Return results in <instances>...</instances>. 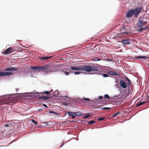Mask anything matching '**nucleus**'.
Returning <instances> with one entry per match:
<instances>
[{"mask_svg":"<svg viewBox=\"0 0 149 149\" xmlns=\"http://www.w3.org/2000/svg\"><path fill=\"white\" fill-rule=\"evenodd\" d=\"M49 65H46L40 67V71H44L45 72H53L56 71L55 69H50Z\"/></svg>","mask_w":149,"mask_h":149,"instance_id":"7ed1b4c3","label":"nucleus"},{"mask_svg":"<svg viewBox=\"0 0 149 149\" xmlns=\"http://www.w3.org/2000/svg\"><path fill=\"white\" fill-rule=\"evenodd\" d=\"M125 79L127 81V85H128L129 87L132 84L131 82V81L127 77H125Z\"/></svg>","mask_w":149,"mask_h":149,"instance_id":"4468645a","label":"nucleus"},{"mask_svg":"<svg viewBox=\"0 0 149 149\" xmlns=\"http://www.w3.org/2000/svg\"><path fill=\"white\" fill-rule=\"evenodd\" d=\"M148 97H149V95H148Z\"/></svg>","mask_w":149,"mask_h":149,"instance_id":"79ce46f5","label":"nucleus"},{"mask_svg":"<svg viewBox=\"0 0 149 149\" xmlns=\"http://www.w3.org/2000/svg\"><path fill=\"white\" fill-rule=\"evenodd\" d=\"M134 15L133 9L130 10L128 11L126 14V17L127 18H130Z\"/></svg>","mask_w":149,"mask_h":149,"instance_id":"0eeeda50","label":"nucleus"},{"mask_svg":"<svg viewBox=\"0 0 149 149\" xmlns=\"http://www.w3.org/2000/svg\"><path fill=\"white\" fill-rule=\"evenodd\" d=\"M13 74V72H0V77H3L6 76H10Z\"/></svg>","mask_w":149,"mask_h":149,"instance_id":"423d86ee","label":"nucleus"},{"mask_svg":"<svg viewBox=\"0 0 149 149\" xmlns=\"http://www.w3.org/2000/svg\"><path fill=\"white\" fill-rule=\"evenodd\" d=\"M104 97L105 98L110 99L109 96L108 94H105L104 95Z\"/></svg>","mask_w":149,"mask_h":149,"instance_id":"bb28decb","label":"nucleus"},{"mask_svg":"<svg viewBox=\"0 0 149 149\" xmlns=\"http://www.w3.org/2000/svg\"><path fill=\"white\" fill-rule=\"evenodd\" d=\"M120 33L122 34L128 33L127 29L125 28V27L121 29L120 30Z\"/></svg>","mask_w":149,"mask_h":149,"instance_id":"1a4fd4ad","label":"nucleus"},{"mask_svg":"<svg viewBox=\"0 0 149 149\" xmlns=\"http://www.w3.org/2000/svg\"><path fill=\"white\" fill-rule=\"evenodd\" d=\"M13 101H9V102H6V104H9L10 105H11V104L12 103H14V102H13Z\"/></svg>","mask_w":149,"mask_h":149,"instance_id":"a878e982","label":"nucleus"},{"mask_svg":"<svg viewBox=\"0 0 149 149\" xmlns=\"http://www.w3.org/2000/svg\"><path fill=\"white\" fill-rule=\"evenodd\" d=\"M52 57L51 56H49V57H47V56H45V57H41L40 58V59L41 61L44 60H46Z\"/></svg>","mask_w":149,"mask_h":149,"instance_id":"f3484780","label":"nucleus"},{"mask_svg":"<svg viewBox=\"0 0 149 149\" xmlns=\"http://www.w3.org/2000/svg\"><path fill=\"white\" fill-rule=\"evenodd\" d=\"M123 45H127L130 44V42L128 40H123L120 41Z\"/></svg>","mask_w":149,"mask_h":149,"instance_id":"9d476101","label":"nucleus"},{"mask_svg":"<svg viewBox=\"0 0 149 149\" xmlns=\"http://www.w3.org/2000/svg\"><path fill=\"white\" fill-rule=\"evenodd\" d=\"M120 114V112H118L117 113H115V114H114V115H113V116L112 117H115L116 116H117L118 114Z\"/></svg>","mask_w":149,"mask_h":149,"instance_id":"c756f323","label":"nucleus"},{"mask_svg":"<svg viewBox=\"0 0 149 149\" xmlns=\"http://www.w3.org/2000/svg\"><path fill=\"white\" fill-rule=\"evenodd\" d=\"M31 68L33 70H37L38 72L40 71V67L32 66L31 67Z\"/></svg>","mask_w":149,"mask_h":149,"instance_id":"2eb2a0df","label":"nucleus"},{"mask_svg":"<svg viewBox=\"0 0 149 149\" xmlns=\"http://www.w3.org/2000/svg\"><path fill=\"white\" fill-rule=\"evenodd\" d=\"M52 90L51 91H49V92H52Z\"/></svg>","mask_w":149,"mask_h":149,"instance_id":"ea45409f","label":"nucleus"},{"mask_svg":"<svg viewBox=\"0 0 149 149\" xmlns=\"http://www.w3.org/2000/svg\"><path fill=\"white\" fill-rule=\"evenodd\" d=\"M16 50L12 47H10L5 50L3 53L4 54H10Z\"/></svg>","mask_w":149,"mask_h":149,"instance_id":"39448f33","label":"nucleus"},{"mask_svg":"<svg viewBox=\"0 0 149 149\" xmlns=\"http://www.w3.org/2000/svg\"><path fill=\"white\" fill-rule=\"evenodd\" d=\"M69 73H70L69 72H65V74H66L67 75H68L69 74Z\"/></svg>","mask_w":149,"mask_h":149,"instance_id":"f704fd0d","label":"nucleus"},{"mask_svg":"<svg viewBox=\"0 0 149 149\" xmlns=\"http://www.w3.org/2000/svg\"><path fill=\"white\" fill-rule=\"evenodd\" d=\"M108 73L110 74L113 75H117L118 74V73H117L115 72H113V71H109L108 72Z\"/></svg>","mask_w":149,"mask_h":149,"instance_id":"6ab92c4d","label":"nucleus"},{"mask_svg":"<svg viewBox=\"0 0 149 149\" xmlns=\"http://www.w3.org/2000/svg\"><path fill=\"white\" fill-rule=\"evenodd\" d=\"M43 106L47 108H48L47 106L45 104H43Z\"/></svg>","mask_w":149,"mask_h":149,"instance_id":"e433bc0d","label":"nucleus"},{"mask_svg":"<svg viewBox=\"0 0 149 149\" xmlns=\"http://www.w3.org/2000/svg\"><path fill=\"white\" fill-rule=\"evenodd\" d=\"M147 23V22L144 21L143 19H140L137 22V25L138 28H141L138 31L141 32L147 29L148 27L145 26V24Z\"/></svg>","mask_w":149,"mask_h":149,"instance_id":"f03ea898","label":"nucleus"},{"mask_svg":"<svg viewBox=\"0 0 149 149\" xmlns=\"http://www.w3.org/2000/svg\"><path fill=\"white\" fill-rule=\"evenodd\" d=\"M111 109L110 107H103L102 108V110H104V109Z\"/></svg>","mask_w":149,"mask_h":149,"instance_id":"cd10ccee","label":"nucleus"},{"mask_svg":"<svg viewBox=\"0 0 149 149\" xmlns=\"http://www.w3.org/2000/svg\"><path fill=\"white\" fill-rule=\"evenodd\" d=\"M49 113H53V115H60V113H59L53 111H50L49 112Z\"/></svg>","mask_w":149,"mask_h":149,"instance_id":"a211bd4d","label":"nucleus"},{"mask_svg":"<svg viewBox=\"0 0 149 149\" xmlns=\"http://www.w3.org/2000/svg\"><path fill=\"white\" fill-rule=\"evenodd\" d=\"M67 114L69 116H72V119H74L75 118V115H74V112H72L70 111L68 112Z\"/></svg>","mask_w":149,"mask_h":149,"instance_id":"f8f14e48","label":"nucleus"},{"mask_svg":"<svg viewBox=\"0 0 149 149\" xmlns=\"http://www.w3.org/2000/svg\"><path fill=\"white\" fill-rule=\"evenodd\" d=\"M32 122L33 124H35L36 125L37 124V122L35 121L33 119H32Z\"/></svg>","mask_w":149,"mask_h":149,"instance_id":"c85d7f7f","label":"nucleus"},{"mask_svg":"<svg viewBox=\"0 0 149 149\" xmlns=\"http://www.w3.org/2000/svg\"><path fill=\"white\" fill-rule=\"evenodd\" d=\"M119 84L123 88H126L127 87V84L123 80H120Z\"/></svg>","mask_w":149,"mask_h":149,"instance_id":"6e6552de","label":"nucleus"},{"mask_svg":"<svg viewBox=\"0 0 149 149\" xmlns=\"http://www.w3.org/2000/svg\"><path fill=\"white\" fill-rule=\"evenodd\" d=\"M122 34H121L120 33V34H117L116 35V36H115L114 37V38H116L117 39H118V38H120L121 37V35Z\"/></svg>","mask_w":149,"mask_h":149,"instance_id":"412c9836","label":"nucleus"},{"mask_svg":"<svg viewBox=\"0 0 149 149\" xmlns=\"http://www.w3.org/2000/svg\"><path fill=\"white\" fill-rule=\"evenodd\" d=\"M104 119H105L104 118L102 117V118H100L98 119V121H101V120H104Z\"/></svg>","mask_w":149,"mask_h":149,"instance_id":"7c9ffc66","label":"nucleus"},{"mask_svg":"<svg viewBox=\"0 0 149 149\" xmlns=\"http://www.w3.org/2000/svg\"><path fill=\"white\" fill-rule=\"evenodd\" d=\"M142 8L141 7H137L134 9H133L134 15L135 17H137L141 11Z\"/></svg>","mask_w":149,"mask_h":149,"instance_id":"20e7f679","label":"nucleus"},{"mask_svg":"<svg viewBox=\"0 0 149 149\" xmlns=\"http://www.w3.org/2000/svg\"><path fill=\"white\" fill-rule=\"evenodd\" d=\"M103 98V97L102 96H99V98L97 99V100H98L99 99H102Z\"/></svg>","mask_w":149,"mask_h":149,"instance_id":"473e14b6","label":"nucleus"},{"mask_svg":"<svg viewBox=\"0 0 149 149\" xmlns=\"http://www.w3.org/2000/svg\"><path fill=\"white\" fill-rule=\"evenodd\" d=\"M74 115L77 116H81L83 115V113L81 111H78L76 112H74Z\"/></svg>","mask_w":149,"mask_h":149,"instance_id":"ddd939ff","label":"nucleus"},{"mask_svg":"<svg viewBox=\"0 0 149 149\" xmlns=\"http://www.w3.org/2000/svg\"><path fill=\"white\" fill-rule=\"evenodd\" d=\"M84 100L86 101H90L89 99L88 98H84Z\"/></svg>","mask_w":149,"mask_h":149,"instance_id":"72a5a7b5","label":"nucleus"},{"mask_svg":"<svg viewBox=\"0 0 149 149\" xmlns=\"http://www.w3.org/2000/svg\"><path fill=\"white\" fill-rule=\"evenodd\" d=\"M103 77H108L109 76V75H108L107 74H103Z\"/></svg>","mask_w":149,"mask_h":149,"instance_id":"2f4dec72","label":"nucleus"},{"mask_svg":"<svg viewBox=\"0 0 149 149\" xmlns=\"http://www.w3.org/2000/svg\"><path fill=\"white\" fill-rule=\"evenodd\" d=\"M8 126V124H5L4 125V126L6 127H7Z\"/></svg>","mask_w":149,"mask_h":149,"instance_id":"c9c22d12","label":"nucleus"},{"mask_svg":"<svg viewBox=\"0 0 149 149\" xmlns=\"http://www.w3.org/2000/svg\"><path fill=\"white\" fill-rule=\"evenodd\" d=\"M97 59H97V60L98 61L100 60V59H99V58H97Z\"/></svg>","mask_w":149,"mask_h":149,"instance_id":"58836bf2","label":"nucleus"},{"mask_svg":"<svg viewBox=\"0 0 149 149\" xmlns=\"http://www.w3.org/2000/svg\"><path fill=\"white\" fill-rule=\"evenodd\" d=\"M44 93H45L46 94H50L49 93V92L48 91H45L44 93H40V94L42 95H44Z\"/></svg>","mask_w":149,"mask_h":149,"instance_id":"393cba45","label":"nucleus"},{"mask_svg":"<svg viewBox=\"0 0 149 149\" xmlns=\"http://www.w3.org/2000/svg\"><path fill=\"white\" fill-rule=\"evenodd\" d=\"M146 102H139V104H138L137 105V106L138 107L140 106H141L143 104L146 103Z\"/></svg>","mask_w":149,"mask_h":149,"instance_id":"5701e85b","label":"nucleus"},{"mask_svg":"<svg viewBox=\"0 0 149 149\" xmlns=\"http://www.w3.org/2000/svg\"><path fill=\"white\" fill-rule=\"evenodd\" d=\"M75 74H78L81 73L94 74L97 73L100 70L99 68L93 65H91L84 66L82 67L71 66L70 68Z\"/></svg>","mask_w":149,"mask_h":149,"instance_id":"f257e3e1","label":"nucleus"},{"mask_svg":"<svg viewBox=\"0 0 149 149\" xmlns=\"http://www.w3.org/2000/svg\"><path fill=\"white\" fill-rule=\"evenodd\" d=\"M90 116L91 115H90L87 114L84 115L83 117L84 118L86 119L90 117Z\"/></svg>","mask_w":149,"mask_h":149,"instance_id":"4be33fe9","label":"nucleus"},{"mask_svg":"<svg viewBox=\"0 0 149 149\" xmlns=\"http://www.w3.org/2000/svg\"><path fill=\"white\" fill-rule=\"evenodd\" d=\"M39 99L44 100H47L49 98V97L47 96H41L39 95Z\"/></svg>","mask_w":149,"mask_h":149,"instance_id":"dca6fc26","label":"nucleus"},{"mask_svg":"<svg viewBox=\"0 0 149 149\" xmlns=\"http://www.w3.org/2000/svg\"><path fill=\"white\" fill-rule=\"evenodd\" d=\"M136 58H141V59H143V58H147V57L146 56H138L136 57Z\"/></svg>","mask_w":149,"mask_h":149,"instance_id":"aec40b11","label":"nucleus"},{"mask_svg":"<svg viewBox=\"0 0 149 149\" xmlns=\"http://www.w3.org/2000/svg\"><path fill=\"white\" fill-rule=\"evenodd\" d=\"M16 90H17V88H16Z\"/></svg>","mask_w":149,"mask_h":149,"instance_id":"a19ab883","label":"nucleus"},{"mask_svg":"<svg viewBox=\"0 0 149 149\" xmlns=\"http://www.w3.org/2000/svg\"><path fill=\"white\" fill-rule=\"evenodd\" d=\"M63 144H61V145L60 146V148H61V147H62V146H63Z\"/></svg>","mask_w":149,"mask_h":149,"instance_id":"4c0bfd02","label":"nucleus"},{"mask_svg":"<svg viewBox=\"0 0 149 149\" xmlns=\"http://www.w3.org/2000/svg\"><path fill=\"white\" fill-rule=\"evenodd\" d=\"M95 122V121L94 120H91L88 122V124H93Z\"/></svg>","mask_w":149,"mask_h":149,"instance_id":"b1692460","label":"nucleus"},{"mask_svg":"<svg viewBox=\"0 0 149 149\" xmlns=\"http://www.w3.org/2000/svg\"><path fill=\"white\" fill-rule=\"evenodd\" d=\"M18 70V69L17 68H7L6 69H5L4 70V71H11V70H13V71H17Z\"/></svg>","mask_w":149,"mask_h":149,"instance_id":"9b49d317","label":"nucleus"}]
</instances>
